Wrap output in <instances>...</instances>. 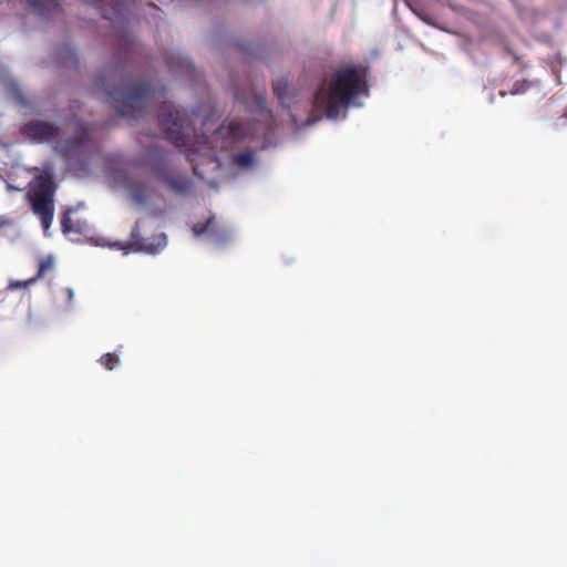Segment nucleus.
I'll return each mask as SVG.
<instances>
[{"label": "nucleus", "mask_w": 567, "mask_h": 567, "mask_svg": "<svg viewBox=\"0 0 567 567\" xmlns=\"http://www.w3.org/2000/svg\"><path fill=\"white\" fill-rule=\"evenodd\" d=\"M22 133L38 142H51L60 135V127L44 121H31L24 124Z\"/></svg>", "instance_id": "obj_7"}, {"label": "nucleus", "mask_w": 567, "mask_h": 567, "mask_svg": "<svg viewBox=\"0 0 567 567\" xmlns=\"http://www.w3.org/2000/svg\"><path fill=\"white\" fill-rule=\"evenodd\" d=\"M196 116L177 110L168 102H163L158 110L161 130L176 147L186 148L194 175L204 179L203 166L219 167L216 146L219 144L223 150H231L248 136L249 131L243 124L231 122L218 127L210 137L204 133L197 135L194 126Z\"/></svg>", "instance_id": "obj_1"}, {"label": "nucleus", "mask_w": 567, "mask_h": 567, "mask_svg": "<svg viewBox=\"0 0 567 567\" xmlns=\"http://www.w3.org/2000/svg\"><path fill=\"white\" fill-rule=\"evenodd\" d=\"M100 362L107 370H113L118 364V357L114 353H105L101 357Z\"/></svg>", "instance_id": "obj_18"}, {"label": "nucleus", "mask_w": 567, "mask_h": 567, "mask_svg": "<svg viewBox=\"0 0 567 567\" xmlns=\"http://www.w3.org/2000/svg\"><path fill=\"white\" fill-rule=\"evenodd\" d=\"M272 90L279 103L285 104L288 92V79L286 76L276 79L272 83Z\"/></svg>", "instance_id": "obj_13"}, {"label": "nucleus", "mask_w": 567, "mask_h": 567, "mask_svg": "<svg viewBox=\"0 0 567 567\" xmlns=\"http://www.w3.org/2000/svg\"><path fill=\"white\" fill-rule=\"evenodd\" d=\"M130 246L135 251L157 252L166 246V235L161 233L150 238H143L140 233L138 224L131 231Z\"/></svg>", "instance_id": "obj_8"}, {"label": "nucleus", "mask_w": 567, "mask_h": 567, "mask_svg": "<svg viewBox=\"0 0 567 567\" xmlns=\"http://www.w3.org/2000/svg\"><path fill=\"white\" fill-rule=\"evenodd\" d=\"M367 74L363 69L347 65L336 70L327 85L319 87L313 106L323 110L329 118H337L358 96L368 95Z\"/></svg>", "instance_id": "obj_2"}, {"label": "nucleus", "mask_w": 567, "mask_h": 567, "mask_svg": "<svg viewBox=\"0 0 567 567\" xmlns=\"http://www.w3.org/2000/svg\"><path fill=\"white\" fill-rule=\"evenodd\" d=\"M166 63H167V66L169 68V70H172V71H175L179 64H181V66H184L187 64V62L184 60H182L177 64H175L173 56L168 58Z\"/></svg>", "instance_id": "obj_22"}, {"label": "nucleus", "mask_w": 567, "mask_h": 567, "mask_svg": "<svg viewBox=\"0 0 567 567\" xmlns=\"http://www.w3.org/2000/svg\"><path fill=\"white\" fill-rule=\"evenodd\" d=\"M27 2L41 17H48L51 11L59 7V0H27Z\"/></svg>", "instance_id": "obj_12"}, {"label": "nucleus", "mask_w": 567, "mask_h": 567, "mask_svg": "<svg viewBox=\"0 0 567 567\" xmlns=\"http://www.w3.org/2000/svg\"><path fill=\"white\" fill-rule=\"evenodd\" d=\"M19 101L22 103V104H25L23 97L21 95H19Z\"/></svg>", "instance_id": "obj_24"}, {"label": "nucleus", "mask_w": 567, "mask_h": 567, "mask_svg": "<svg viewBox=\"0 0 567 567\" xmlns=\"http://www.w3.org/2000/svg\"><path fill=\"white\" fill-rule=\"evenodd\" d=\"M55 185L51 174H42L37 177L34 184L27 194L32 212L37 215L44 230H48L54 216Z\"/></svg>", "instance_id": "obj_4"}, {"label": "nucleus", "mask_w": 567, "mask_h": 567, "mask_svg": "<svg viewBox=\"0 0 567 567\" xmlns=\"http://www.w3.org/2000/svg\"><path fill=\"white\" fill-rule=\"evenodd\" d=\"M68 293H69V297L72 298L73 297V291L72 289H68Z\"/></svg>", "instance_id": "obj_23"}, {"label": "nucleus", "mask_w": 567, "mask_h": 567, "mask_svg": "<svg viewBox=\"0 0 567 567\" xmlns=\"http://www.w3.org/2000/svg\"><path fill=\"white\" fill-rule=\"evenodd\" d=\"M93 150L94 142L91 136V130L84 123L76 125L72 137L60 141L56 145V151L65 162L79 169L87 168V157Z\"/></svg>", "instance_id": "obj_5"}, {"label": "nucleus", "mask_w": 567, "mask_h": 567, "mask_svg": "<svg viewBox=\"0 0 567 567\" xmlns=\"http://www.w3.org/2000/svg\"><path fill=\"white\" fill-rule=\"evenodd\" d=\"M153 171L156 178L164 183L174 194L186 195L190 192L192 181L188 177L175 175L162 164L155 165Z\"/></svg>", "instance_id": "obj_6"}, {"label": "nucleus", "mask_w": 567, "mask_h": 567, "mask_svg": "<svg viewBox=\"0 0 567 567\" xmlns=\"http://www.w3.org/2000/svg\"><path fill=\"white\" fill-rule=\"evenodd\" d=\"M59 54L62 55L61 63L65 66H75L78 59L75 53L68 45H63L59 49Z\"/></svg>", "instance_id": "obj_16"}, {"label": "nucleus", "mask_w": 567, "mask_h": 567, "mask_svg": "<svg viewBox=\"0 0 567 567\" xmlns=\"http://www.w3.org/2000/svg\"><path fill=\"white\" fill-rule=\"evenodd\" d=\"M124 53L127 59H131L134 53L135 43H130L128 40H124Z\"/></svg>", "instance_id": "obj_21"}, {"label": "nucleus", "mask_w": 567, "mask_h": 567, "mask_svg": "<svg viewBox=\"0 0 567 567\" xmlns=\"http://www.w3.org/2000/svg\"><path fill=\"white\" fill-rule=\"evenodd\" d=\"M101 11L104 19L115 21L124 18L135 0H89Z\"/></svg>", "instance_id": "obj_9"}, {"label": "nucleus", "mask_w": 567, "mask_h": 567, "mask_svg": "<svg viewBox=\"0 0 567 567\" xmlns=\"http://www.w3.org/2000/svg\"><path fill=\"white\" fill-rule=\"evenodd\" d=\"M35 282H37V278H33V277L28 280H16V281L12 280L9 282L8 288L11 290L19 289V288H27L30 285H33Z\"/></svg>", "instance_id": "obj_19"}, {"label": "nucleus", "mask_w": 567, "mask_h": 567, "mask_svg": "<svg viewBox=\"0 0 567 567\" xmlns=\"http://www.w3.org/2000/svg\"><path fill=\"white\" fill-rule=\"evenodd\" d=\"M193 233L196 237L208 235L214 241L225 239V233L217 228L215 217H209L204 224H196L193 227Z\"/></svg>", "instance_id": "obj_11"}, {"label": "nucleus", "mask_w": 567, "mask_h": 567, "mask_svg": "<svg viewBox=\"0 0 567 567\" xmlns=\"http://www.w3.org/2000/svg\"><path fill=\"white\" fill-rule=\"evenodd\" d=\"M95 84L107 95V102L126 118H137L150 107L154 90L150 82L132 80L122 72L100 74Z\"/></svg>", "instance_id": "obj_3"}, {"label": "nucleus", "mask_w": 567, "mask_h": 567, "mask_svg": "<svg viewBox=\"0 0 567 567\" xmlns=\"http://www.w3.org/2000/svg\"><path fill=\"white\" fill-rule=\"evenodd\" d=\"M53 268V258L51 256L41 259L39 262V269L37 275L33 278H37V281L41 279L48 271Z\"/></svg>", "instance_id": "obj_17"}, {"label": "nucleus", "mask_w": 567, "mask_h": 567, "mask_svg": "<svg viewBox=\"0 0 567 567\" xmlns=\"http://www.w3.org/2000/svg\"><path fill=\"white\" fill-rule=\"evenodd\" d=\"M236 100L241 102L250 112L258 113L265 117H271V112L266 107V91H251L244 93L241 91L236 92Z\"/></svg>", "instance_id": "obj_10"}, {"label": "nucleus", "mask_w": 567, "mask_h": 567, "mask_svg": "<svg viewBox=\"0 0 567 567\" xmlns=\"http://www.w3.org/2000/svg\"><path fill=\"white\" fill-rule=\"evenodd\" d=\"M233 162L240 167H250L255 161V154L252 151L234 154L231 157Z\"/></svg>", "instance_id": "obj_14"}, {"label": "nucleus", "mask_w": 567, "mask_h": 567, "mask_svg": "<svg viewBox=\"0 0 567 567\" xmlns=\"http://www.w3.org/2000/svg\"><path fill=\"white\" fill-rule=\"evenodd\" d=\"M71 209L63 213L61 217V228L64 234H81L82 228L80 226H75L70 217Z\"/></svg>", "instance_id": "obj_15"}, {"label": "nucleus", "mask_w": 567, "mask_h": 567, "mask_svg": "<svg viewBox=\"0 0 567 567\" xmlns=\"http://www.w3.org/2000/svg\"><path fill=\"white\" fill-rule=\"evenodd\" d=\"M132 197L137 202V203H144L145 199H146V195L144 194V190L141 188V187H134L132 189Z\"/></svg>", "instance_id": "obj_20"}]
</instances>
